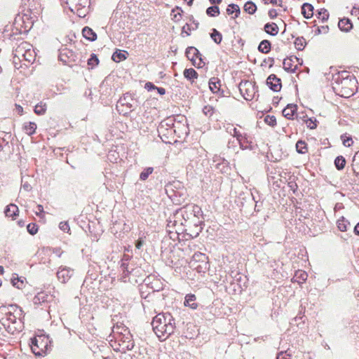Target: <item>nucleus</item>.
Here are the masks:
<instances>
[{
	"label": "nucleus",
	"instance_id": "c85d7f7f",
	"mask_svg": "<svg viewBox=\"0 0 359 359\" xmlns=\"http://www.w3.org/2000/svg\"><path fill=\"white\" fill-rule=\"evenodd\" d=\"M23 128L27 135H31L35 133L36 129V124L34 122L25 123L24 124Z\"/></svg>",
	"mask_w": 359,
	"mask_h": 359
},
{
	"label": "nucleus",
	"instance_id": "f8f14e48",
	"mask_svg": "<svg viewBox=\"0 0 359 359\" xmlns=\"http://www.w3.org/2000/svg\"><path fill=\"white\" fill-rule=\"evenodd\" d=\"M73 269L67 266H61L57 272V277L62 283H67L73 275Z\"/></svg>",
	"mask_w": 359,
	"mask_h": 359
},
{
	"label": "nucleus",
	"instance_id": "58836bf2",
	"mask_svg": "<svg viewBox=\"0 0 359 359\" xmlns=\"http://www.w3.org/2000/svg\"><path fill=\"white\" fill-rule=\"evenodd\" d=\"M345 164L346 161L343 156H337L334 160V165L338 170H342Z\"/></svg>",
	"mask_w": 359,
	"mask_h": 359
},
{
	"label": "nucleus",
	"instance_id": "6ab92c4d",
	"mask_svg": "<svg viewBox=\"0 0 359 359\" xmlns=\"http://www.w3.org/2000/svg\"><path fill=\"white\" fill-rule=\"evenodd\" d=\"M51 298V296L48 295L45 292H39L34 297V304H41L42 303L48 302L50 299Z\"/></svg>",
	"mask_w": 359,
	"mask_h": 359
},
{
	"label": "nucleus",
	"instance_id": "6e6d98bb",
	"mask_svg": "<svg viewBox=\"0 0 359 359\" xmlns=\"http://www.w3.org/2000/svg\"><path fill=\"white\" fill-rule=\"evenodd\" d=\"M306 123L307 126L311 129H314L317 127L316 121H313L311 118H307V120L306 121Z\"/></svg>",
	"mask_w": 359,
	"mask_h": 359
},
{
	"label": "nucleus",
	"instance_id": "412c9836",
	"mask_svg": "<svg viewBox=\"0 0 359 359\" xmlns=\"http://www.w3.org/2000/svg\"><path fill=\"white\" fill-rule=\"evenodd\" d=\"M82 34L84 38L90 41H94L97 39V34L90 27H85L82 30Z\"/></svg>",
	"mask_w": 359,
	"mask_h": 359
},
{
	"label": "nucleus",
	"instance_id": "dca6fc26",
	"mask_svg": "<svg viewBox=\"0 0 359 359\" xmlns=\"http://www.w3.org/2000/svg\"><path fill=\"white\" fill-rule=\"evenodd\" d=\"M297 109V106L296 104H289L283 110V115L287 119H293Z\"/></svg>",
	"mask_w": 359,
	"mask_h": 359
},
{
	"label": "nucleus",
	"instance_id": "393cba45",
	"mask_svg": "<svg viewBox=\"0 0 359 359\" xmlns=\"http://www.w3.org/2000/svg\"><path fill=\"white\" fill-rule=\"evenodd\" d=\"M271 44L270 41L268 40H266V39L262 41L258 46L259 51L262 53H265V54L269 53L271 50Z\"/></svg>",
	"mask_w": 359,
	"mask_h": 359
},
{
	"label": "nucleus",
	"instance_id": "ddd939ff",
	"mask_svg": "<svg viewBox=\"0 0 359 359\" xmlns=\"http://www.w3.org/2000/svg\"><path fill=\"white\" fill-rule=\"evenodd\" d=\"M266 84L274 92L280 91L282 87L280 79L275 74H271L267 78Z\"/></svg>",
	"mask_w": 359,
	"mask_h": 359
},
{
	"label": "nucleus",
	"instance_id": "3c124183",
	"mask_svg": "<svg viewBox=\"0 0 359 359\" xmlns=\"http://www.w3.org/2000/svg\"><path fill=\"white\" fill-rule=\"evenodd\" d=\"M203 112L205 116H211L214 113V108L210 105L205 106Z\"/></svg>",
	"mask_w": 359,
	"mask_h": 359
},
{
	"label": "nucleus",
	"instance_id": "72a5a7b5",
	"mask_svg": "<svg viewBox=\"0 0 359 359\" xmlns=\"http://www.w3.org/2000/svg\"><path fill=\"white\" fill-rule=\"evenodd\" d=\"M317 18L322 22H325L329 18V13L325 8H320L316 14Z\"/></svg>",
	"mask_w": 359,
	"mask_h": 359
},
{
	"label": "nucleus",
	"instance_id": "f704fd0d",
	"mask_svg": "<svg viewBox=\"0 0 359 359\" xmlns=\"http://www.w3.org/2000/svg\"><path fill=\"white\" fill-rule=\"evenodd\" d=\"M46 111V104L43 102L38 103L34 107V113L37 115H43Z\"/></svg>",
	"mask_w": 359,
	"mask_h": 359
},
{
	"label": "nucleus",
	"instance_id": "603ef678",
	"mask_svg": "<svg viewBox=\"0 0 359 359\" xmlns=\"http://www.w3.org/2000/svg\"><path fill=\"white\" fill-rule=\"evenodd\" d=\"M329 31V27L327 25L326 26H320L318 27L316 34H327Z\"/></svg>",
	"mask_w": 359,
	"mask_h": 359
},
{
	"label": "nucleus",
	"instance_id": "0eeeda50",
	"mask_svg": "<svg viewBox=\"0 0 359 359\" xmlns=\"http://www.w3.org/2000/svg\"><path fill=\"white\" fill-rule=\"evenodd\" d=\"M239 90L242 96L246 100H251L253 99L256 88L252 82L249 81H241L238 86Z\"/></svg>",
	"mask_w": 359,
	"mask_h": 359
},
{
	"label": "nucleus",
	"instance_id": "f3484780",
	"mask_svg": "<svg viewBox=\"0 0 359 359\" xmlns=\"http://www.w3.org/2000/svg\"><path fill=\"white\" fill-rule=\"evenodd\" d=\"M196 297L193 294H188L184 298V305L188 306L191 309H196L198 306L196 302Z\"/></svg>",
	"mask_w": 359,
	"mask_h": 359
},
{
	"label": "nucleus",
	"instance_id": "423d86ee",
	"mask_svg": "<svg viewBox=\"0 0 359 359\" xmlns=\"http://www.w3.org/2000/svg\"><path fill=\"white\" fill-rule=\"evenodd\" d=\"M123 332L124 333L123 335L115 337V338L118 341V344L122 351L125 352L126 351L132 350L135 346V344L129 329H125Z\"/></svg>",
	"mask_w": 359,
	"mask_h": 359
},
{
	"label": "nucleus",
	"instance_id": "8fccbe9b",
	"mask_svg": "<svg viewBox=\"0 0 359 359\" xmlns=\"http://www.w3.org/2000/svg\"><path fill=\"white\" fill-rule=\"evenodd\" d=\"M264 121L271 126L276 125V118L273 116H266L264 118Z\"/></svg>",
	"mask_w": 359,
	"mask_h": 359
},
{
	"label": "nucleus",
	"instance_id": "20e7f679",
	"mask_svg": "<svg viewBox=\"0 0 359 359\" xmlns=\"http://www.w3.org/2000/svg\"><path fill=\"white\" fill-rule=\"evenodd\" d=\"M191 266L198 273H204L208 269V257L201 252H196L191 261Z\"/></svg>",
	"mask_w": 359,
	"mask_h": 359
},
{
	"label": "nucleus",
	"instance_id": "4be33fe9",
	"mask_svg": "<svg viewBox=\"0 0 359 359\" xmlns=\"http://www.w3.org/2000/svg\"><path fill=\"white\" fill-rule=\"evenodd\" d=\"M264 29L267 34L271 36L277 35L279 30L278 25L274 22L266 23L264 25Z\"/></svg>",
	"mask_w": 359,
	"mask_h": 359
},
{
	"label": "nucleus",
	"instance_id": "ea45409f",
	"mask_svg": "<svg viewBox=\"0 0 359 359\" xmlns=\"http://www.w3.org/2000/svg\"><path fill=\"white\" fill-rule=\"evenodd\" d=\"M99 63V60L95 53H92L90 57L88 60V65L90 68H94Z\"/></svg>",
	"mask_w": 359,
	"mask_h": 359
},
{
	"label": "nucleus",
	"instance_id": "f257e3e1",
	"mask_svg": "<svg viewBox=\"0 0 359 359\" xmlns=\"http://www.w3.org/2000/svg\"><path fill=\"white\" fill-rule=\"evenodd\" d=\"M357 81L347 72H341L333 76L332 86L335 93L341 97H349L357 88Z\"/></svg>",
	"mask_w": 359,
	"mask_h": 359
},
{
	"label": "nucleus",
	"instance_id": "69168bd1",
	"mask_svg": "<svg viewBox=\"0 0 359 359\" xmlns=\"http://www.w3.org/2000/svg\"><path fill=\"white\" fill-rule=\"evenodd\" d=\"M22 188L23 189H25V191H29V190H31L32 189V187L30 184H27V183H25L24 184H22Z\"/></svg>",
	"mask_w": 359,
	"mask_h": 359
},
{
	"label": "nucleus",
	"instance_id": "9b49d317",
	"mask_svg": "<svg viewBox=\"0 0 359 359\" xmlns=\"http://www.w3.org/2000/svg\"><path fill=\"white\" fill-rule=\"evenodd\" d=\"M29 48H32L30 43L27 41H21L13 50V62L17 63V60L21 61L22 57Z\"/></svg>",
	"mask_w": 359,
	"mask_h": 359
},
{
	"label": "nucleus",
	"instance_id": "a878e982",
	"mask_svg": "<svg viewBox=\"0 0 359 359\" xmlns=\"http://www.w3.org/2000/svg\"><path fill=\"white\" fill-rule=\"evenodd\" d=\"M36 58V53L33 48H28V50L25 53L22 60L29 62L32 63Z\"/></svg>",
	"mask_w": 359,
	"mask_h": 359
},
{
	"label": "nucleus",
	"instance_id": "c756f323",
	"mask_svg": "<svg viewBox=\"0 0 359 359\" xmlns=\"http://www.w3.org/2000/svg\"><path fill=\"white\" fill-rule=\"evenodd\" d=\"M337 224L339 231H346L347 230L348 226L350 225V223L344 217H341L337 220Z\"/></svg>",
	"mask_w": 359,
	"mask_h": 359
},
{
	"label": "nucleus",
	"instance_id": "cd10ccee",
	"mask_svg": "<svg viewBox=\"0 0 359 359\" xmlns=\"http://www.w3.org/2000/svg\"><path fill=\"white\" fill-rule=\"evenodd\" d=\"M226 13L228 15H232L233 13H235V16L233 17V18L235 19L238 17V15L241 13V10L237 4H231L228 6L226 8Z\"/></svg>",
	"mask_w": 359,
	"mask_h": 359
},
{
	"label": "nucleus",
	"instance_id": "aec40b11",
	"mask_svg": "<svg viewBox=\"0 0 359 359\" xmlns=\"http://www.w3.org/2000/svg\"><path fill=\"white\" fill-rule=\"evenodd\" d=\"M302 13L306 18H311L313 15V6L309 3H304L302 6Z\"/></svg>",
	"mask_w": 359,
	"mask_h": 359
},
{
	"label": "nucleus",
	"instance_id": "052dcab7",
	"mask_svg": "<svg viewBox=\"0 0 359 359\" xmlns=\"http://www.w3.org/2000/svg\"><path fill=\"white\" fill-rule=\"evenodd\" d=\"M36 215H40V214L43 212V208L41 205H37L36 209L34 210Z\"/></svg>",
	"mask_w": 359,
	"mask_h": 359
},
{
	"label": "nucleus",
	"instance_id": "9d476101",
	"mask_svg": "<svg viewBox=\"0 0 359 359\" xmlns=\"http://www.w3.org/2000/svg\"><path fill=\"white\" fill-rule=\"evenodd\" d=\"M178 210H177L172 216L169 217L168 220V227L170 229L169 231H171V229H174L176 233H179V231H184V226H187L185 222H184L182 217H178Z\"/></svg>",
	"mask_w": 359,
	"mask_h": 359
},
{
	"label": "nucleus",
	"instance_id": "473e14b6",
	"mask_svg": "<svg viewBox=\"0 0 359 359\" xmlns=\"http://www.w3.org/2000/svg\"><path fill=\"white\" fill-rule=\"evenodd\" d=\"M243 9L249 14H254L257 10V6L253 2L248 1L245 4Z\"/></svg>",
	"mask_w": 359,
	"mask_h": 359
},
{
	"label": "nucleus",
	"instance_id": "bb28decb",
	"mask_svg": "<svg viewBox=\"0 0 359 359\" xmlns=\"http://www.w3.org/2000/svg\"><path fill=\"white\" fill-rule=\"evenodd\" d=\"M184 76L187 79L191 81V83H193L194 79H197L198 73L193 68L185 69L184 71Z\"/></svg>",
	"mask_w": 359,
	"mask_h": 359
},
{
	"label": "nucleus",
	"instance_id": "e2e57ef3",
	"mask_svg": "<svg viewBox=\"0 0 359 359\" xmlns=\"http://www.w3.org/2000/svg\"><path fill=\"white\" fill-rule=\"evenodd\" d=\"M156 86H155L152 83L148 82L145 84V88H147L148 90H150L151 89H155Z\"/></svg>",
	"mask_w": 359,
	"mask_h": 359
},
{
	"label": "nucleus",
	"instance_id": "680f3d73",
	"mask_svg": "<svg viewBox=\"0 0 359 359\" xmlns=\"http://www.w3.org/2000/svg\"><path fill=\"white\" fill-rule=\"evenodd\" d=\"M268 14L269 18L271 19H273L277 16V12L275 9L269 10Z\"/></svg>",
	"mask_w": 359,
	"mask_h": 359
},
{
	"label": "nucleus",
	"instance_id": "79ce46f5",
	"mask_svg": "<svg viewBox=\"0 0 359 359\" xmlns=\"http://www.w3.org/2000/svg\"><path fill=\"white\" fill-rule=\"evenodd\" d=\"M305 40L303 37H298L294 41L295 47L297 50H303L305 47Z\"/></svg>",
	"mask_w": 359,
	"mask_h": 359
},
{
	"label": "nucleus",
	"instance_id": "de8ad7c7",
	"mask_svg": "<svg viewBox=\"0 0 359 359\" xmlns=\"http://www.w3.org/2000/svg\"><path fill=\"white\" fill-rule=\"evenodd\" d=\"M27 229L30 234L34 235L38 231V226L35 224H29L27 226Z\"/></svg>",
	"mask_w": 359,
	"mask_h": 359
},
{
	"label": "nucleus",
	"instance_id": "a19ab883",
	"mask_svg": "<svg viewBox=\"0 0 359 359\" xmlns=\"http://www.w3.org/2000/svg\"><path fill=\"white\" fill-rule=\"evenodd\" d=\"M308 275L306 272L302 271H298L296 272L294 278L297 279V281L299 283L304 282L307 279Z\"/></svg>",
	"mask_w": 359,
	"mask_h": 359
},
{
	"label": "nucleus",
	"instance_id": "09e8293b",
	"mask_svg": "<svg viewBox=\"0 0 359 359\" xmlns=\"http://www.w3.org/2000/svg\"><path fill=\"white\" fill-rule=\"evenodd\" d=\"M12 283L13 286L16 287L18 289L22 288L24 284L23 280L21 279V278L18 277H17L16 278H13Z\"/></svg>",
	"mask_w": 359,
	"mask_h": 359
},
{
	"label": "nucleus",
	"instance_id": "a18cd8bd",
	"mask_svg": "<svg viewBox=\"0 0 359 359\" xmlns=\"http://www.w3.org/2000/svg\"><path fill=\"white\" fill-rule=\"evenodd\" d=\"M153 168H147L140 173V178L141 180H145L148 178L149 175L153 172Z\"/></svg>",
	"mask_w": 359,
	"mask_h": 359
},
{
	"label": "nucleus",
	"instance_id": "2eb2a0df",
	"mask_svg": "<svg viewBox=\"0 0 359 359\" xmlns=\"http://www.w3.org/2000/svg\"><path fill=\"white\" fill-rule=\"evenodd\" d=\"M227 131L233 137H236V143H238L240 147H247L245 144H244L245 142L243 139H242V134L237 130L236 128L233 126H230L226 128Z\"/></svg>",
	"mask_w": 359,
	"mask_h": 359
},
{
	"label": "nucleus",
	"instance_id": "a211bd4d",
	"mask_svg": "<svg viewBox=\"0 0 359 359\" xmlns=\"http://www.w3.org/2000/svg\"><path fill=\"white\" fill-rule=\"evenodd\" d=\"M18 208L16 205L11 203L6 206L4 213L6 217H12L13 219H15V217L18 213Z\"/></svg>",
	"mask_w": 359,
	"mask_h": 359
},
{
	"label": "nucleus",
	"instance_id": "2f4dec72",
	"mask_svg": "<svg viewBox=\"0 0 359 359\" xmlns=\"http://www.w3.org/2000/svg\"><path fill=\"white\" fill-rule=\"evenodd\" d=\"M296 150L299 154H306L308 151L306 142L302 140L297 141L296 143Z\"/></svg>",
	"mask_w": 359,
	"mask_h": 359
},
{
	"label": "nucleus",
	"instance_id": "338daca9",
	"mask_svg": "<svg viewBox=\"0 0 359 359\" xmlns=\"http://www.w3.org/2000/svg\"><path fill=\"white\" fill-rule=\"evenodd\" d=\"M155 89H156V90H157V91H158V93L160 95H164V94L165 93V88H163L156 87Z\"/></svg>",
	"mask_w": 359,
	"mask_h": 359
},
{
	"label": "nucleus",
	"instance_id": "4c0bfd02",
	"mask_svg": "<svg viewBox=\"0 0 359 359\" xmlns=\"http://www.w3.org/2000/svg\"><path fill=\"white\" fill-rule=\"evenodd\" d=\"M206 13L210 17H215L219 14V8L217 6H210L207 8Z\"/></svg>",
	"mask_w": 359,
	"mask_h": 359
},
{
	"label": "nucleus",
	"instance_id": "13d9d810",
	"mask_svg": "<svg viewBox=\"0 0 359 359\" xmlns=\"http://www.w3.org/2000/svg\"><path fill=\"white\" fill-rule=\"evenodd\" d=\"M290 354L285 352H280L278 355L276 359H290Z\"/></svg>",
	"mask_w": 359,
	"mask_h": 359
},
{
	"label": "nucleus",
	"instance_id": "4468645a",
	"mask_svg": "<svg viewBox=\"0 0 359 359\" xmlns=\"http://www.w3.org/2000/svg\"><path fill=\"white\" fill-rule=\"evenodd\" d=\"M79 1H81L79 4L75 5L74 8H71V11L76 13L79 17H84L88 10L86 5L88 4V0Z\"/></svg>",
	"mask_w": 359,
	"mask_h": 359
},
{
	"label": "nucleus",
	"instance_id": "f03ea898",
	"mask_svg": "<svg viewBox=\"0 0 359 359\" xmlns=\"http://www.w3.org/2000/svg\"><path fill=\"white\" fill-rule=\"evenodd\" d=\"M152 328L161 341L165 340L175 329V321L169 313L157 314L152 320Z\"/></svg>",
	"mask_w": 359,
	"mask_h": 359
},
{
	"label": "nucleus",
	"instance_id": "1a4fd4ad",
	"mask_svg": "<svg viewBox=\"0 0 359 359\" xmlns=\"http://www.w3.org/2000/svg\"><path fill=\"white\" fill-rule=\"evenodd\" d=\"M185 54L187 58L192 61L193 65L196 67L199 68L205 65V62L203 61L201 57L202 55L195 47H188L186 49Z\"/></svg>",
	"mask_w": 359,
	"mask_h": 359
},
{
	"label": "nucleus",
	"instance_id": "c9c22d12",
	"mask_svg": "<svg viewBox=\"0 0 359 359\" xmlns=\"http://www.w3.org/2000/svg\"><path fill=\"white\" fill-rule=\"evenodd\" d=\"M125 329H128V328L126 327V326H124L123 324L116 325L114 326L112 332L114 335V337H119V335H123V334L124 333L123 330H125Z\"/></svg>",
	"mask_w": 359,
	"mask_h": 359
},
{
	"label": "nucleus",
	"instance_id": "c03bdc74",
	"mask_svg": "<svg viewBox=\"0 0 359 359\" xmlns=\"http://www.w3.org/2000/svg\"><path fill=\"white\" fill-rule=\"evenodd\" d=\"M126 58L125 53L121 52H115L112 55V59L114 61L118 62L122 61Z\"/></svg>",
	"mask_w": 359,
	"mask_h": 359
},
{
	"label": "nucleus",
	"instance_id": "774afa93",
	"mask_svg": "<svg viewBox=\"0 0 359 359\" xmlns=\"http://www.w3.org/2000/svg\"><path fill=\"white\" fill-rule=\"evenodd\" d=\"M354 232L355 234L359 235V222L355 225Z\"/></svg>",
	"mask_w": 359,
	"mask_h": 359
},
{
	"label": "nucleus",
	"instance_id": "7ed1b4c3",
	"mask_svg": "<svg viewBox=\"0 0 359 359\" xmlns=\"http://www.w3.org/2000/svg\"><path fill=\"white\" fill-rule=\"evenodd\" d=\"M178 210V217H182L185 224L191 223L195 218H198L201 215V208L196 205H188L180 208Z\"/></svg>",
	"mask_w": 359,
	"mask_h": 359
},
{
	"label": "nucleus",
	"instance_id": "e433bc0d",
	"mask_svg": "<svg viewBox=\"0 0 359 359\" xmlns=\"http://www.w3.org/2000/svg\"><path fill=\"white\" fill-rule=\"evenodd\" d=\"M210 36L217 44H219L222 40V34L216 29H212V32L210 34Z\"/></svg>",
	"mask_w": 359,
	"mask_h": 359
},
{
	"label": "nucleus",
	"instance_id": "4d7b16f0",
	"mask_svg": "<svg viewBox=\"0 0 359 359\" xmlns=\"http://www.w3.org/2000/svg\"><path fill=\"white\" fill-rule=\"evenodd\" d=\"M144 238H144L140 237L139 239L135 243V247L137 249H140L144 245Z\"/></svg>",
	"mask_w": 359,
	"mask_h": 359
},
{
	"label": "nucleus",
	"instance_id": "39448f33",
	"mask_svg": "<svg viewBox=\"0 0 359 359\" xmlns=\"http://www.w3.org/2000/svg\"><path fill=\"white\" fill-rule=\"evenodd\" d=\"M17 308L13 306H0V322H1L4 326H6V321L16 323L18 318L14 314Z\"/></svg>",
	"mask_w": 359,
	"mask_h": 359
},
{
	"label": "nucleus",
	"instance_id": "bf43d9fd",
	"mask_svg": "<svg viewBox=\"0 0 359 359\" xmlns=\"http://www.w3.org/2000/svg\"><path fill=\"white\" fill-rule=\"evenodd\" d=\"M191 30V29L190 27V25L189 24H186L182 27V34H186L187 36H189Z\"/></svg>",
	"mask_w": 359,
	"mask_h": 359
},
{
	"label": "nucleus",
	"instance_id": "864d4df0",
	"mask_svg": "<svg viewBox=\"0 0 359 359\" xmlns=\"http://www.w3.org/2000/svg\"><path fill=\"white\" fill-rule=\"evenodd\" d=\"M59 228L65 232L68 233L70 231L69 224L67 222H61L59 224Z\"/></svg>",
	"mask_w": 359,
	"mask_h": 359
},
{
	"label": "nucleus",
	"instance_id": "b1692460",
	"mask_svg": "<svg viewBox=\"0 0 359 359\" xmlns=\"http://www.w3.org/2000/svg\"><path fill=\"white\" fill-rule=\"evenodd\" d=\"M220 86V81L217 78L213 77L210 79L209 88L213 93H217L219 90Z\"/></svg>",
	"mask_w": 359,
	"mask_h": 359
},
{
	"label": "nucleus",
	"instance_id": "37998d69",
	"mask_svg": "<svg viewBox=\"0 0 359 359\" xmlns=\"http://www.w3.org/2000/svg\"><path fill=\"white\" fill-rule=\"evenodd\" d=\"M242 139L245 140L244 144H245V146L248 147H240L242 149H252L254 148L252 142L248 139V137L247 136L246 134H245L244 135H242Z\"/></svg>",
	"mask_w": 359,
	"mask_h": 359
},
{
	"label": "nucleus",
	"instance_id": "5fc2aeb1",
	"mask_svg": "<svg viewBox=\"0 0 359 359\" xmlns=\"http://www.w3.org/2000/svg\"><path fill=\"white\" fill-rule=\"evenodd\" d=\"M67 50L64 49L60 53V55L58 56V58L60 61L63 62L64 63L67 62Z\"/></svg>",
	"mask_w": 359,
	"mask_h": 359
},
{
	"label": "nucleus",
	"instance_id": "5701e85b",
	"mask_svg": "<svg viewBox=\"0 0 359 359\" xmlns=\"http://www.w3.org/2000/svg\"><path fill=\"white\" fill-rule=\"evenodd\" d=\"M338 27L343 32H348L352 28V23L348 18H343L339 21Z\"/></svg>",
	"mask_w": 359,
	"mask_h": 359
},
{
	"label": "nucleus",
	"instance_id": "0e129e2a",
	"mask_svg": "<svg viewBox=\"0 0 359 359\" xmlns=\"http://www.w3.org/2000/svg\"><path fill=\"white\" fill-rule=\"evenodd\" d=\"M15 109L18 114L22 115L23 113V108L19 104H15Z\"/></svg>",
	"mask_w": 359,
	"mask_h": 359
},
{
	"label": "nucleus",
	"instance_id": "7c9ffc66",
	"mask_svg": "<svg viewBox=\"0 0 359 359\" xmlns=\"http://www.w3.org/2000/svg\"><path fill=\"white\" fill-rule=\"evenodd\" d=\"M292 60L291 58H286L283 60V68L287 72H294L296 66H293L292 64Z\"/></svg>",
	"mask_w": 359,
	"mask_h": 359
},
{
	"label": "nucleus",
	"instance_id": "49530a36",
	"mask_svg": "<svg viewBox=\"0 0 359 359\" xmlns=\"http://www.w3.org/2000/svg\"><path fill=\"white\" fill-rule=\"evenodd\" d=\"M341 139L343 144L346 147H351L353 142L351 137H347L345 134L341 136Z\"/></svg>",
	"mask_w": 359,
	"mask_h": 359
},
{
	"label": "nucleus",
	"instance_id": "6e6552de",
	"mask_svg": "<svg viewBox=\"0 0 359 359\" xmlns=\"http://www.w3.org/2000/svg\"><path fill=\"white\" fill-rule=\"evenodd\" d=\"M45 337L38 336L32 339L31 349L36 355H43L47 348V341H43Z\"/></svg>",
	"mask_w": 359,
	"mask_h": 359
}]
</instances>
